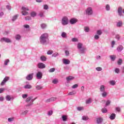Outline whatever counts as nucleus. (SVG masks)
Wrapping results in <instances>:
<instances>
[{"mask_svg": "<svg viewBox=\"0 0 124 124\" xmlns=\"http://www.w3.org/2000/svg\"><path fill=\"white\" fill-rule=\"evenodd\" d=\"M48 40V34L45 33L43 34L40 37V42L41 44H44L46 43Z\"/></svg>", "mask_w": 124, "mask_h": 124, "instance_id": "obj_1", "label": "nucleus"}, {"mask_svg": "<svg viewBox=\"0 0 124 124\" xmlns=\"http://www.w3.org/2000/svg\"><path fill=\"white\" fill-rule=\"evenodd\" d=\"M26 102L27 103L30 102V103H29L27 106H31V105H32V104H33V99H32V97L30 96L28 97L26 100Z\"/></svg>", "mask_w": 124, "mask_h": 124, "instance_id": "obj_2", "label": "nucleus"}, {"mask_svg": "<svg viewBox=\"0 0 124 124\" xmlns=\"http://www.w3.org/2000/svg\"><path fill=\"white\" fill-rule=\"evenodd\" d=\"M68 18L66 16H64L62 17V24L63 26H66V25H68Z\"/></svg>", "mask_w": 124, "mask_h": 124, "instance_id": "obj_3", "label": "nucleus"}, {"mask_svg": "<svg viewBox=\"0 0 124 124\" xmlns=\"http://www.w3.org/2000/svg\"><path fill=\"white\" fill-rule=\"evenodd\" d=\"M22 11L21 12V13L22 15L24 16H26L27 15H29V13L27 11H29V8H26L25 7H22Z\"/></svg>", "mask_w": 124, "mask_h": 124, "instance_id": "obj_4", "label": "nucleus"}, {"mask_svg": "<svg viewBox=\"0 0 124 124\" xmlns=\"http://www.w3.org/2000/svg\"><path fill=\"white\" fill-rule=\"evenodd\" d=\"M56 100H57V97H52L46 100L45 102L46 103H49V102H52V101H56Z\"/></svg>", "mask_w": 124, "mask_h": 124, "instance_id": "obj_5", "label": "nucleus"}, {"mask_svg": "<svg viewBox=\"0 0 124 124\" xmlns=\"http://www.w3.org/2000/svg\"><path fill=\"white\" fill-rule=\"evenodd\" d=\"M86 13L87 15H93V9L91 7L87 8L86 10Z\"/></svg>", "mask_w": 124, "mask_h": 124, "instance_id": "obj_6", "label": "nucleus"}, {"mask_svg": "<svg viewBox=\"0 0 124 124\" xmlns=\"http://www.w3.org/2000/svg\"><path fill=\"white\" fill-rule=\"evenodd\" d=\"M1 42H6V43H10L11 42V40L9 39L8 38L3 37L0 39Z\"/></svg>", "mask_w": 124, "mask_h": 124, "instance_id": "obj_7", "label": "nucleus"}, {"mask_svg": "<svg viewBox=\"0 0 124 124\" xmlns=\"http://www.w3.org/2000/svg\"><path fill=\"white\" fill-rule=\"evenodd\" d=\"M9 80V77H6L3 79L2 81L1 82L0 85L1 86H3V85H5V83H6L7 82V81H8Z\"/></svg>", "mask_w": 124, "mask_h": 124, "instance_id": "obj_8", "label": "nucleus"}, {"mask_svg": "<svg viewBox=\"0 0 124 124\" xmlns=\"http://www.w3.org/2000/svg\"><path fill=\"white\" fill-rule=\"evenodd\" d=\"M38 68L42 69V68H45L46 67V66L43 63H39L38 64Z\"/></svg>", "mask_w": 124, "mask_h": 124, "instance_id": "obj_9", "label": "nucleus"}, {"mask_svg": "<svg viewBox=\"0 0 124 124\" xmlns=\"http://www.w3.org/2000/svg\"><path fill=\"white\" fill-rule=\"evenodd\" d=\"M78 20L76 18H72L70 20V23L72 25H74V24H76V23H77Z\"/></svg>", "mask_w": 124, "mask_h": 124, "instance_id": "obj_10", "label": "nucleus"}, {"mask_svg": "<svg viewBox=\"0 0 124 124\" xmlns=\"http://www.w3.org/2000/svg\"><path fill=\"white\" fill-rule=\"evenodd\" d=\"M33 78V74H31L27 76V80H31Z\"/></svg>", "mask_w": 124, "mask_h": 124, "instance_id": "obj_11", "label": "nucleus"}, {"mask_svg": "<svg viewBox=\"0 0 124 124\" xmlns=\"http://www.w3.org/2000/svg\"><path fill=\"white\" fill-rule=\"evenodd\" d=\"M63 63L64 64H69L70 63V61L68 59H63Z\"/></svg>", "mask_w": 124, "mask_h": 124, "instance_id": "obj_12", "label": "nucleus"}, {"mask_svg": "<svg viewBox=\"0 0 124 124\" xmlns=\"http://www.w3.org/2000/svg\"><path fill=\"white\" fill-rule=\"evenodd\" d=\"M37 78H38V79H41V78H42V73L40 72H38L37 73Z\"/></svg>", "mask_w": 124, "mask_h": 124, "instance_id": "obj_13", "label": "nucleus"}, {"mask_svg": "<svg viewBox=\"0 0 124 124\" xmlns=\"http://www.w3.org/2000/svg\"><path fill=\"white\" fill-rule=\"evenodd\" d=\"M24 89L30 90L32 88V86L31 85L27 84L24 86Z\"/></svg>", "mask_w": 124, "mask_h": 124, "instance_id": "obj_14", "label": "nucleus"}, {"mask_svg": "<svg viewBox=\"0 0 124 124\" xmlns=\"http://www.w3.org/2000/svg\"><path fill=\"white\" fill-rule=\"evenodd\" d=\"M74 78H75L74 77L69 76V77H67L66 78V79L67 81H71L72 80H74Z\"/></svg>", "mask_w": 124, "mask_h": 124, "instance_id": "obj_15", "label": "nucleus"}, {"mask_svg": "<svg viewBox=\"0 0 124 124\" xmlns=\"http://www.w3.org/2000/svg\"><path fill=\"white\" fill-rule=\"evenodd\" d=\"M100 91L102 93H103V92H105V87L104 85H101L100 87Z\"/></svg>", "mask_w": 124, "mask_h": 124, "instance_id": "obj_16", "label": "nucleus"}, {"mask_svg": "<svg viewBox=\"0 0 124 124\" xmlns=\"http://www.w3.org/2000/svg\"><path fill=\"white\" fill-rule=\"evenodd\" d=\"M115 118H116V114L115 113H112L109 117V119H110V120H115Z\"/></svg>", "mask_w": 124, "mask_h": 124, "instance_id": "obj_17", "label": "nucleus"}, {"mask_svg": "<svg viewBox=\"0 0 124 124\" xmlns=\"http://www.w3.org/2000/svg\"><path fill=\"white\" fill-rule=\"evenodd\" d=\"M103 121V119H102V118H97V120H96L97 123L98 124H101Z\"/></svg>", "mask_w": 124, "mask_h": 124, "instance_id": "obj_18", "label": "nucleus"}, {"mask_svg": "<svg viewBox=\"0 0 124 124\" xmlns=\"http://www.w3.org/2000/svg\"><path fill=\"white\" fill-rule=\"evenodd\" d=\"M62 120L63 122H66L67 121V115L62 116Z\"/></svg>", "mask_w": 124, "mask_h": 124, "instance_id": "obj_19", "label": "nucleus"}, {"mask_svg": "<svg viewBox=\"0 0 124 124\" xmlns=\"http://www.w3.org/2000/svg\"><path fill=\"white\" fill-rule=\"evenodd\" d=\"M123 10V9L122 7L118 8V13H119L120 16H122V11Z\"/></svg>", "mask_w": 124, "mask_h": 124, "instance_id": "obj_20", "label": "nucleus"}, {"mask_svg": "<svg viewBox=\"0 0 124 124\" xmlns=\"http://www.w3.org/2000/svg\"><path fill=\"white\" fill-rule=\"evenodd\" d=\"M123 49H124V47L122 46H119L117 47V50L118 51V52H121L122 50H123Z\"/></svg>", "mask_w": 124, "mask_h": 124, "instance_id": "obj_21", "label": "nucleus"}, {"mask_svg": "<svg viewBox=\"0 0 124 124\" xmlns=\"http://www.w3.org/2000/svg\"><path fill=\"white\" fill-rule=\"evenodd\" d=\"M61 36L63 38H66L67 37V35L66 33L65 32H62V33L61 34Z\"/></svg>", "mask_w": 124, "mask_h": 124, "instance_id": "obj_22", "label": "nucleus"}, {"mask_svg": "<svg viewBox=\"0 0 124 124\" xmlns=\"http://www.w3.org/2000/svg\"><path fill=\"white\" fill-rule=\"evenodd\" d=\"M109 84L111 85V86H115V85H116V81H115V80H111L109 81Z\"/></svg>", "mask_w": 124, "mask_h": 124, "instance_id": "obj_23", "label": "nucleus"}, {"mask_svg": "<svg viewBox=\"0 0 124 124\" xmlns=\"http://www.w3.org/2000/svg\"><path fill=\"white\" fill-rule=\"evenodd\" d=\"M117 63L119 65H121V64L123 63V59H119V60L117 62Z\"/></svg>", "mask_w": 124, "mask_h": 124, "instance_id": "obj_24", "label": "nucleus"}, {"mask_svg": "<svg viewBox=\"0 0 124 124\" xmlns=\"http://www.w3.org/2000/svg\"><path fill=\"white\" fill-rule=\"evenodd\" d=\"M36 90H42L43 89V87L40 86V85H37L36 86Z\"/></svg>", "mask_w": 124, "mask_h": 124, "instance_id": "obj_25", "label": "nucleus"}, {"mask_svg": "<svg viewBox=\"0 0 124 124\" xmlns=\"http://www.w3.org/2000/svg\"><path fill=\"white\" fill-rule=\"evenodd\" d=\"M21 35H20V34H17L16 35V40H20V39H21Z\"/></svg>", "mask_w": 124, "mask_h": 124, "instance_id": "obj_26", "label": "nucleus"}, {"mask_svg": "<svg viewBox=\"0 0 124 124\" xmlns=\"http://www.w3.org/2000/svg\"><path fill=\"white\" fill-rule=\"evenodd\" d=\"M41 61L45 62L47 60V58L45 56H42L41 57Z\"/></svg>", "mask_w": 124, "mask_h": 124, "instance_id": "obj_27", "label": "nucleus"}, {"mask_svg": "<svg viewBox=\"0 0 124 124\" xmlns=\"http://www.w3.org/2000/svg\"><path fill=\"white\" fill-rule=\"evenodd\" d=\"M102 96H103V97H106V96H107V93H106V92L104 91L102 93Z\"/></svg>", "mask_w": 124, "mask_h": 124, "instance_id": "obj_28", "label": "nucleus"}, {"mask_svg": "<svg viewBox=\"0 0 124 124\" xmlns=\"http://www.w3.org/2000/svg\"><path fill=\"white\" fill-rule=\"evenodd\" d=\"M31 17H35L36 16V13L35 12H32L31 13Z\"/></svg>", "mask_w": 124, "mask_h": 124, "instance_id": "obj_29", "label": "nucleus"}, {"mask_svg": "<svg viewBox=\"0 0 124 124\" xmlns=\"http://www.w3.org/2000/svg\"><path fill=\"white\" fill-rule=\"evenodd\" d=\"M92 103V99H91V98H89L86 101V104H90V103Z\"/></svg>", "mask_w": 124, "mask_h": 124, "instance_id": "obj_30", "label": "nucleus"}, {"mask_svg": "<svg viewBox=\"0 0 124 124\" xmlns=\"http://www.w3.org/2000/svg\"><path fill=\"white\" fill-rule=\"evenodd\" d=\"M6 99L8 101H10V100H11V97L10 96V95H7L6 97Z\"/></svg>", "mask_w": 124, "mask_h": 124, "instance_id": "obj_31", "label": "nucleus"}, {"mask_svg": "<svg viewBox=\"0 0 124 124\" xmlns=\"http://www.w3.org/2000/svg\"><path fill=\"white\" fill-rule=\"evenodd\" d=\"M76 92L73 91V92H70L68 94V95H73L74 94H76Z\"/></svg>", "mask_w": 124, "mask_h": 124, "instance_id": "obj_32", "label": "nucleus"}, {"mask_svg": "<svg viewBox=\"0 0 124 124\" xmlns=\"http://www.w3.org/2000/svg\"><path fill=\"white\" fill-rule=\"evenodd\" d=\"M82 120L83 121H87V120H89V117H88V116H83L82 117Z\"/></svg>", "mask_w": 124, "mask_h": 124, "instance_id": "obj_33", "label": "nucleus"}, {"mask_svg": "<svg viewBox=\"0 0 124 124\" xmlns=\"http://www.w3.org/2000/svg\"><path fill=\"white\" fill-rule=\"evenodd\" d=\"M97 34H98V35H101V34H102V31L101 30H98L97 31Z\"/></svg>", "mask_w": 124, "mask_h": 124, "instance_id": "obj_34", "label": "nucleus"}, {"mask_svg": "<svg viewBox=\"0 0 124 124\" xmlns=\"http://www.w3.org/2000/svg\"><path fill=\"white\" fill-rule=\"evenodd\" d=\"M72 41H73V42H78V39H77V38H73L72 39Z\"/></svg>", "mask_w": 124, "mask_h": 124, "instance_id": "obj_35", "label": "nucleus"}, {"mask_svg": "<svg viewBox=\"0 0 124 124\" xmlns=\"http://www.w3.org/2000/svg\"><path fill=\"white\" fill-rule=\"evenodd\" d=\"M53 50H49L47 52V55H52V54H53Z\"/></svg>", "mask_w": 124, "mask_h": 124, "instance_id": "obj_36", "label": "nucleus"}, {"mask_svg": "<svg viewBox=\"0 0 124 124\" xmlns=\"http://www.w3.org/2000/svg\"><path fill=\"white\" fill-rule=\"evenodd\" d=\"M55 70H56L55 68H52L50 69V70H49V72H50V73H51L52 72H54Z\"/></svg>", "mask_w": 124, "mask_h": 124, "instance_id": "obj_37", "label": "nucleus"}, {"mask_svg": "<svg viewBox=\"0 0 124 124\" xmlns=\"http://www.w3.org/2000/svg\"><path fill=\"white\" fill-rule=\"evenodd\" d=\"M110 57L112 61H115V59H116V56L115 55H111Z\"/></svg>", "mask_w": 124, "mask_h": 124, "instance_id": "obj_38", "label": "nucleus"}, {"mask_svg": "<svg viewBox=\"0 0 124 124\" xmlns=\"http://www.w3.org/2000/svg\"><path fill=\"white\" fill-rule=\"evenodd\" d=\"M123 25V22L122 21H120L117 23V27H122Z\"/></svg>", "mask_w": 124, "mask_h": 124, "instance_id": "obj_39", "label": "nucleus"}, {"mask_svg": "<svg viewBox=\"0 0 124 124\" xmlns=\"http://www.w3.org/2000/svg\"><path fill=\"white\" fill-rule=\"evenodd\" d=\"M41 26L42 29H45V28L46 27V25L45 24L43 23L41 25Z\"/></svg>", "mask_w": 124, "mask_h": 124, "instance_id": "obj_40", "label": "nucleus"}, {"mask_svg": "<svg viewBox=\"0 0 124 124\" xmlns=\"http://www.w3.org/2000/svg\"><path fill=\"white\" fill-rule=\"evenodd\" d=\"M18 16H14L12 18V21H14L17 19Z\"/></svg>", "mask_w": 124, "mask_h": 124, "instance_id": "obj_41", "label": "nucleus"}, {"mask_svg": "<svg viewBox=\"0 0 124 124\" xmlns=\"http://www.w3.org/2000/svg\"><path fill=\"white\" fill-rule=\"evenodd\" d=\"M84 30L86 32H89V31H90V29H89V27H85L84 28Z\"/></svg>", "mask_w": 124, "mask_h": 124, "instance_id": "obj_42", "label": "nucleus"}, {"mask_svg": "<svg viewBox=\"0 0 124 124\" xmlns=\"http://www.w3.org/2000/svg\"><path fill=\"white\" fill-rule=\"evenodd\" d=\"M53 84H57L58 83V79H54L52 80Z\"/></svg>", "mask_w": 124, "mask_h": 124, "instance_id": "obj_43", "label": "nucleus"}, {"mask_svg": "<svg viewBox=\"0 0 124 124\" xmlns=\"http://www.w3.org/2000/svg\"><path fill=\"white\" fill-rule=\"evenodd\" d=\"M102 112L103 113H107V109H106V108H102Z\"/></svg>", "mask_w": 124, "mask_h": 124, "instance_id": "obj_44", "label": "nucleus"}, {"mask_svg": "<svg viewBox=\"0 0 124 124\" xmlns=\"http://www.w3.org/2000/svg\"><path fill=\"white\" fill-rule=\"evenodd\" d=\"M82 44L81 43H78V49H81V48H82Z\"/></svg>", "mask_w": 124, "mask_h": 124, "instance_id": "obj_45", "label": "nucleus"}, {"mask_svg": "<svg viewBox=\"0 0 124 124\" xmlns=\"http://www.w3.org/2000/svg\"><path fill=\"white\" fill-rule=\"evenodd\" d=\"M96 70H97V71H101V70H102V68L100 67H98L96 68Z\"/></svg>", "mask_w": 124, "mask_h": 124, "instance_id": "obj_46", "label": "nucleus"}, {"mask_svg": "<svg viewBox=\"0 0 124 124\" xmlns=\"http://www.w3.org/2000/svg\"><path fill=\"white\" fill-rule=\"evenodd\" d=\"M48 5H47V4L44 5V9H45V10H47V9H48Z\"/></svg>", "mask_w": 124, "mask_h": 124, "instance_id": "obj_47", "label": "nucleus"}, {"mask_svg": "<svg viewBox=\"0 0 124 124\" xmlns=\"http://www.w3.org/2000/svg\"><path fill=\"white\" fill-rule=\"evenodd\" d=\"M106 9L108 11L109 10H110V6H109V5H107L106 7Z\"/></svg>", "mask_w": 124, "mask_h": 124, "instance_id": "obj_48", "label": "nucleus"}, {"mask_svg": "<svg viewBox=\"0 0 124 124\" xmlns=\"http://www.w3.org/2000/svg\"><path fill=\"white\" fill-rule=\"evenodd\" d=\"M72 89H76V88H78V84H75L72 86Z\"/></svg>", "mask_w": 124, "mask_h": 124, "instance_id": "obj_49", "label": "nucleus"}, {"mask_svg": "<svg viewBox=\"0 0 124 124\" xmlns=\"http://www.w3.org/2000/svg\"><path fill=\"white\" fill-rule=\"evenodd\" d=\"M65 54L66 57H67L69 55V51L68 50H65Z\"/></svg>", "mask_w": 124, "mask_h": 124, "instance_id": "obj_50", "label": "nucleus"}, {"mask_svg": "<svg viewBox=\"0 0 124 124\" xmlns=\"http://www.w3.org/2000/svg\"><path fill=\"white\" fill-rule=\"evenodd\" d=\"M8 62H9V59H7L5 62H4V64L5 65H7V63Z\"/></svg>", "mask_w": 124, "mask_h": 124, "instance_id": "obj_51", "label": "nucleus"}, {"mask_svg": "<svg viewBox=\"0 0 124 124\" xmlns=\"http://www.w3.org/2000/svg\"><path fill=\"white\" fill-rule=\"evenodd\" d=\"M31 16H27L25 17L26 21H29L31 20Z\"/></svg>", "mask_w": 124, "mask_h": 124, "instance_id": "obj_52", "label": "nucleus"}, {"mask_svg": "<svg viewBox=\"0 0 124 124\" xmlns=\"http://www.w3.org/2000/svg\"><path fill=\"white\" fill-rule=\"evenodd\" d=\"M5 90V89H4V88H2L1 89H0V93H2L3 92V91H4Z\"/></svg>", "mask_w": 124, "mask_h": 124, "instance_id": "obj_53", "label": "nucleus"}, {"mask_svg": "<svg viewBox=\"0 0 124 124\" xmlns=\"http://www.w3.org/2000/svg\"><path fill=\"white\" fill-rule=\"evenodd\" d=\"M52 114H53V111H52V110H50V111H48V115L49 116H51V115H52Z\"/></svg>", "mask_w": 124, "mask_h": 124, "instance_id": "obj_54", "label": "nucleus"}, {"mask_svg": "<svg viewBox=\"0 0 124 124\" xmlns=\"http://www.w3.org/2000/svg\"><path fill=\"white\" fill-rule=\"evenodd\" d=\"M22 97H23V98H27V97H28V94H24L22 95Z\"/></svg>", "mask_w": 124, "mask_h": 124, "instance_id": "obj_55", "label": "nucleus"}, {"mask_svg": "<svg viewBox=\"0 0 124 124\" xmlns=\"http://www.w3.org/2000/svg\"><path fill=\"white\" fill-rule=\"evenodd\" d=\"M94 38L96 40L99 39V36H98V35H95Z\"/></svg>", "mask_w": 124, "mask_h": 124, "instance_id": "obj_56", "label": "nucleus"}, {"mask_svg": "<svg viewBox=\"0 0 124 124\" xmlns=\"http://www.w3.org/2000/svg\"><path fill=\"white\" fill-rule=\"evenodd\" d=\"M115 71L116 73H119V72H120V69L116 68V69H115Z\"/></svg>", "mask_w": 124, "mask_h": 124, "instance_id": "obj_57", "label": "nucleus"}, {"mask_svg": "<svg viewBox=\"0 0 124 124\" xmlns=\"http://www.w3.org/2000/svg\"><path fill=\"white\" fill-rule=\"evenodd\" d=\"M24 27L25 29H29V28H30V26L29 25H24Z\"/></svg>", "mask_w": 124, "mask_h": 124, "instance_id": "obj_58", "label": "nucleus"}, {"mask_svg": "<svg viewBox=\"0 0 124 124\" xmlns=\"http://www.w3.org/2000/svg\"><path fill=\"white\" fill-rule=\"evenodd\" d=\"M110 105V101H107L106 102V106H108V105Z\"/></svg>", "mask_w": 124, "mask_h": 124, "instance_id": "obj_59", "label": "nucleus"}, {"mask_svg": "<svg viewBox=\"0 0 124 124\" xmlns=\"http://www.w3.org/2000/svg\"><path fill=\"white\" fill-rule=\"evenodd\" d=\"M78 111H81V110H83V107H78Z\"/></svg>", "mask_w": 124, "mask_h": 124, "instance_id": "obj_60", "label": "nucleus"}, {"mask_svg": "<svg viewBox=\"0 0 124 124\" xmlns=\"http://www.w3.org/2000/svg\"><path fill=\"white\" fill-rule=\"evenodd\" d=\"M114 45H115V41H112L111 44V47L113 48L114 47Z\"/></svg>", "mask_w": 124, "mask_h": 124, "instance_id": "obj_61", "label": "nucleus"}, {"mask_svg": "<svg viewBox=\"0 0 124 124\" xmlns=\"http://www.w3.org/2000/svg\"><path fill=\"white\" fill-rule=\"evenodd\" d=\"M116 111H117L118 112H120V111H121V108H116Z\"/></svg>", "mask_w": 124, "mask_h": 124, "instance_id": "obj_62", "label": "nucleus"}, {"mask_svg": "<svg viewBox=\"0 0 124 124\" xmlns=\"http://www.w3.org/2000/svg\"><path fill=\"white\" fill-rule=\"evenodd\" d=\"M28 113V110H26L23 112V115H26Z\"/></svg>", "mask_w": 124, "mask_h": 124, "instance_id": "obj_63", "label": "nucleus"}, {"mask_svg": "<svg viewBox=\"0 0 124 124\" xmlns=\"http://www.w3.org/2000/svg\"><path fill=\"white\" fill-rule=\"evenodd\" d=\"M57 56H58V53L53 54L52 55V57H57Z\"/></svg>", "mask_w": 124, "mask_h": 124, "instance_id": "obj_64", "label": "nucleus"}]
</instances>
